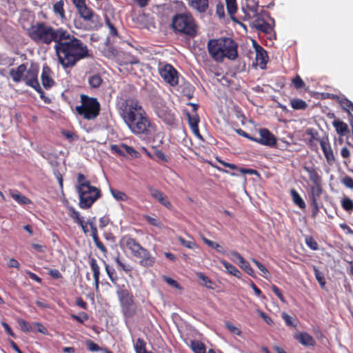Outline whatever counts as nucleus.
Segmentation results:
<instances>
[{
	"instance_id": "obj_38",
	"label": "nucleus",
	"mask_w": 353,
	"mask_h": 353,
	"mask_svg": "<svg viewBox=\"0 0 353 353\" xmlns=\"http://www.w3.org/2000/svg\"><path fill=\"white\" fill-rule=\"evenodd\" d=\"M290 103L291 106L295 110H304L307 107V103L302 99H293Z\"/></svg>"
},
{
	"instance_id": "obj_20",
	"label": "nucleus",
	"mask_w": 353,
	"mask_h": 353,
	"mask_svg": "<svg viewBox=\"0 0 353 353\" xmlns=\"http://www.w3.org/2000/svg\"><path fill=\"white\" fill-rule=\"evenodd\" d=\"M51 71L50 68L44 65L43 66L42 73H41V81L43 87L46 89L51 88L54 84V81L51 77Z\"/></svg>"
},
{
	"instance_id": "obj_21",
	"label": "nucleus",
	"mask_w": 353,
	"mask_h": 353,
	"mask_svg": "<svg viewBox=\"0 0 353 353\" xmlns=\"http://www.w3.org/2000/svg\"><path fill=\"white\" fill-rule=\"evenodd\" d=\"M256 62L261 69L265 67L267 63V53L265 50L259 46H256Z\"/></svg>"
},
{
	"instance_id": "obj_14",
	"label": "nucleus",
	"mask_w": 353,
	"mask_h": 353,
	"mask_svg": "<svg viewBox=\"0 0 353 353\" xmlns=\"http://www.w3.org/2000/svg\"><path fill=\"white\" fill-rule=\"evenodd\" d=\"M319 143H320L321 148L323 150V152L324 154V156L326 159L327 163L330 165H332L334 163L336 159L334 155L331 145L329 143L328 139L327 138L322 139L319 140Z\"/></svg>"
},
{
	"instance_id": "obj_35",
	"label": "nucleus",
	"mask_w": 353,
	"mask_h": 353,
	"mask_svg": "<svg viewBox=\"0 0 353 353\" xmlns=\"http://www.w3.org/2000/svg\"><path fill=\"white\" fill-rule=\"evenodd\" d=\"M110 190L112 196L118 201H126L129 199V196L123 192L114 188H110Z\"/></svg>"
},
{
	"instance_id": "obj_17",
	"label": "nucleus",
	"mask_w": 353,
	"mask_h": 353,
	"mask_svg": "<svg viewBox=\"0 0 353 353\" xmlns=\"http://www.w3.org/2000/svg\"><path fill=\"white\" fill-rule=\"evenodd\" d=\"M150 194L152 198L158 201L161 205L167 208L168 209L172 208V204L169 201L168 198L164 193L159 190L154 188H149Z\"/></svg>"
},
{
	"instance_id": "obj_61",
	"label": "nucleus",
	"mask_w": 353,
	"mask_h": 353,
	"mask_svg": "<svg viewBox=\"0 0 353 353\" xmlns=\"http://www.w3.org/2000/svg\"><path fill=\"white\" fill-rule=\"evenodd\" d=\"M198 276L199 278L203 281L204 282V284L207 287V288H212V286H211V284H212V281H210V279L205 276L202 273H199L198 274Z\"/></svg>"
},
{
	"instance_id": "obj_30",
	"label": "nucleus",
	"mask_w": 353,
	"mask_h": 353,
	"mask_svg": "<svg viewBox=\"0 0 353 353\" xmlns=\"http://www.w3.org/2000/svg\"><path fill=\"white\" fill-rule=\"evenodd\" d=\"M333 125L336 129V131L341 136H343L348 131L347 125L340 120H334L333 121Z\"/></svg>"
},
{
	"instance_id": "obj_51",
	"label": "nucleus",
	"mask_w": 353,
	"mask_h": 353,
	"mask_svg": "<svg viewBox=\"0 0 353 353\" xmlns=\"http://www.w3.org/2000/svg\"><path fill=\"white\" fill-rule=\"evenodd\" d=\"M105 270L110 281L114 284H116L117 276L115 275V270L112 268H110L108 265H105Z\"/></svg>"
},
{
	"instance_id": "obj_55",
	"label": "nucleus",
	"mask_w": 353,
	"mask_h": 353,
	"mask_svg": "<svg viewBox=\"0 0 353 353\" xmlns=\"http://www.w3.org/2000/svg\"><path fill=\"white\" fill-rule=\"evenodd\" d=\"M292 83L296 89H301L305 86V83L299 75L292 79Z\"/></svg>"
},
{
	"instance_id": "obj_36",
	"label": "nucleus",
	"mask_w": 353,
	"mask_h": 353,
	"mask_svg": "<svg viewBox=\"0 0 353 353\" xmlns=\"http://www.w3.org/2000/svg\"><path fill=\"white\" fill-rule=\"evenodd\" d=\"M202 240L206 245L214 249L217 252L224 253L225 251L223 248L216 242L209 240L205 237H202Z\"/></svg>"
},
{
	"instance_id": "obj_23",
	"label": "nucleus",
	"mask_w": 353,
	"mask_h": 353,
	"mask_svg": "<svg viewBox=\"0 0 353 353\" xmlns=\"http://www.w3.org/2000/svg\"><path fill=\"white\" fill-rule=\"evenodd\" d=\"M295 339L303 345L312 346L315 343L314 339L307 332H300L296 334Z\"/></svg>"
},
{
	"instance_id": "obj_22",
	"label": "nucleus",
	"mask_w": 353,
	"mask_h": 353,
	"mask_svg": "<svg viewBox=\"0 0 353 353\" xmlns=\"http://www.w3.org/2000/svg\"><path fill=\"white\" fill-rule=\"evenodd\" d=\"M310 198L312 200V204L314 207L317 208V199L320 197L322 194V188L321 183H314L310 188Z\"/></svg>"
},
{
	"instance_id": "obj_50",
	"label": "nucleus",
	"mask_w": 353,
	"mask_h": 353,
	"mask_svg": "<svg viewBox=\"0 0 353 353\" xmlns=\"http://www.w3.org/2000/svg\"><path fill=\"white\" fill-rule=\"evenodd\" d=\"M110 150L112 153L117 154L120 156H124L123 148L122 144L116 145L113 144L110 145Z\"/></svg>"
},
{
	"instance_id": "obj_59",
	"label": "nucleus",
	"mask_w": 353,
	"mask_h": 353,
	"mask_svg": "<svg viewBox=\"0 0 353 353\" xmlns=\"http://www.w3.org/2000/svg\"><path fill=\"white\" fill-rule=\"evenodd\" d=\"M281 316L287 325L294 327L295 326V325L293 323L292 317L291 316L288 315L285 312H282Z\"/></svg>"
},
{
	"instance_id": "obj_53",
	"label": "nucleus",
	"mask_w": 353,
	"mask_h": 353,
	"mask_svg": "<svg viewBox=\"0 0 353 353\" xmlns=\"http://www.w3.org/2000/svg\"><path fill=\"white\" fill-rule=\"evenodd\" d=\"M71 318L81 323H83L88 319V316L85 312H81L79 315L72 314Z\"/></svg>"
},
{
	"instance_id": "obj_5",
	"label": "nucleus",
	"mask_w": 353,
	"mask_h": 353,
	"mask_svg": "<svg viewBox=\"0 0 353 353\" xmlns=\"http://www.w3.org/2000/svg\"><path fill=\"white\" fill-rule=\"evenodd\" d=\"M121 243L126 247L132 254L139 259V263L144 268L153 266L156 259L150 252L142 247L134 239L125 236L121 239Z\"/></svg>"
},
{
	"instance_id": "obj_19",
	"label": "nucleus",
	"mask_w": 353,
	"mask_h": 353,
	"mask_svg": "<svg viewBox=\"0 0 353 353\" xmlns=\"http://www.w3.org/2000/svg\"><path fill=\"white\" fill-rule=\"evenodd\" d=\"M26 72V65L21 64L17 68H12L10 70L9 74L14 82L19 83L23 80V75Z\"/></svg>"
},
{
	"instance_id": "obj_54",
	"label": "nucleus",
	"mask_w": 353,
	"mask_h": 353,
	"mask_svg": "<svg viewBox=\"0 0 353 353\" xmlns=\"http://www.w3.org/2000/svg\"><path fill=\"white\" fill-rule=\"evenodd\" d=\"M85 345L87 348L91 352H98L100 350L99 346L91 340H87Z\"/></svg>"
},
{
	"instance_id": "obj_8",
	"label": "nucleus",
	"mask_w": 353,
	"mask_h": 353,
	"mask_svg": "<svg viewBox=\"0 0 353 353\" xmlns=\"http://www.w3.org/2000/svg\"><path fill=\"white\" fill-rule=\"evenodd\" d=\"M158 70L161 77L171 86H175L179 83V73L172 65L159 63Z\"/></svg>"
},
{
	"instance_id": "obj_46",
	"label": "nucleus",
	"mask_w": 353,
	"mask_h": 353,
	"mask_svg": "<svg viewBox=\"0 0 353 353\" xmlns=\"http://www.w3.org/2000/svg\"><path fill=\"white\" fill-rule=\"evenodd\" d=\"M339 103L343 108L350 112L353 108V103L346 98H342L339 100Z\"/></svg>"
},
{
	"instance_id": "obj_18",
	"label": "nucleus",
	"mask_w": 353,
	"mask_h": 353,
	"mask_svg": "<svg viewBox=\"0 0 353 353\" xmlns=\"http://www.w3.org/2000/svg\"><path fill=\"white\" fill-rule=\"evenodd\" d=\"M186 116L188 120V123L190 127V129L192 130L193 134L198 137L200 139H202V136L201 135L199 130V117L196 113H194L192 114H190V113L187 112Z\"/></svg>"
},
{
	"instance_id": "obj_15",
	"label": "nucleus",
	"mask_w": 353,
	"mask_h": 353,
	"mask_svg": "<svg viewBox=\"0 0 353 353\" xmlns=\"http://www.w3.org/2000/svg\"><path fill=\"white\" fill-rule=\"evenodd\" d=\"M258 5L254 0H248L246 6H243L241 10L244 15L243 17V20H251L253 19L257 14Z\"/></svg>"
},
{
	"instance_id": "obj_11",
	"label": "nucleus",
	"mask_w": 353,
	"mask_h": 353,
	"mask_svg": "<svg viewBox=\"0 0 353 353\" xmlns=\"http://www.w3.org/2000/svg\"><path fill=\"white\" fill-rule=\"evenodd\" d=\"M39 67L37 65H31L27 69L23 75V80L26 84L28 86L33 88L38 92H41V88L38 81Z\"/></svg>"
},
{
	"instance_id": "obj_26",
	"label": "nucleus",
	"mask_w": 353,
	"mask_h": 353,
	"mask_svg": "<svg viewBox=\"0 0 353 353\" xmlns=\"http://www.w3.org/2000/svg\"><path fill=\"white\" fill-rule=\"evenodd\" d=\"M63 6L64 1L63 0L59 1L53 5V12L54 15L59 18L62 21L65 19V12Z\"/></svg>"
},
{
	"instance_id": "obj_44",
	"label": "nucleus",
	"mask_w": 353,
	"mask_h": 353,
	"mask_svg": "<svg viewBox=\"0 0 353 353\" xmlns=\"http://www.w3.org/2000/svg\"><path fill=\"white\" fill-rule=\"evenodd\" d=\"M122 147L123 148L124 154L125 153H128L132 157H139V152L137 150H135L132 147L128 146L125 144H122Z\"/></svg>"
},
{
	"instance_id": "obj_45",
	"label": "nucleus",
	"mask_w": 353,
	"mask_h": 353,
	"mask_svg": "<svg viewBox=\"0 0 353 353\" xmlns=\"http://www.w3.org/2000/svg\"><path fill=\"white\" fill-rule=\"evenodd\" d=\"M314 274L321 287L322 288H324L325 286V281L323 274L319 270H318L316 268H314Z\"/></svg>"
},
{
	"instance_id": "obj_27",
	"label": "nucleus",
	"mask_w": 353,
	"mask_h": 353,
	"mask_svg": "<svg viewBox=\"0 0 353 353\" xmlns=\"http://www.w3.org/2000/svg\"><path fill=\"white\" fill-rule=\"evenodd\" d=\"M89 263L91 268V270L93 272V276L94 279V283L96 288H98L99 283V276H100V268L97 264V260L94 258L90 259Z\"/></svg>"
},
{
	"instance_id": "obj_2",
	"label": "nucleus",
	"mask_w": 353,
	"mask_h": 353,
	"mask_svg": "<svg viewBox=\"0 0 353 353\" xmlns=\"http://www.w3.org/2000/svg\"><path fill=\"white\" fill-rule=\"evenodd\" d=\"M117 107L132 133L148 141L153 138L157 132V126L139 101L133 98L121 99Z\"/></svg>"
},
{
	"instance_id": "obj_12",
	"label": "nucleus",
	"mask_w": 353,
	"mask_h": 353,
	"mask_svg": "<svg viewBox=\"0 0 353 353\" xmlns=\"http://www.w3.org/2000/svg\"><path fill=\"white\" fill-rule=\"evenodd\" d=\"M254 19L252 21V26L263 32L269 33L272 31V27L271 24L267 21V19L272 20L269 14L265 11H262L257 14Z\"/></svg>"
},
{
	"instance_id": "obj_16",
	"label": "nucleus",
	"mask_w": 353,
	"mask_h": 353,
	"mask_svg": "<svg viewBox=\"0 0 353 353\" xmlns=\"http://www.w3.org/2000/svg\"><path fill=\"white\" fill-rule=\"evenodd\" d=\"M80 16L85 20L92 19V11L86 6L85 0H72Z\"/></svg>"
},
{
	"instance_id": "obj_52",
	"label": "nucleus",
	"mask_w": 353,
	"mask_h": 353,
	"mask_svg": "<svg viewBox=\"0 0 353 353\" xmlns=\"http://www.w3.org/2000/svg\"><path fill=\"white\" fill-rule=\"evenodd\" d=\"M305 243L312 250H318V244L312 237L307 236L305 238Z\"/></svg>"
},
{
	"instance_id": "obj_9",
	"label": "nucleus",
	"mask_w": 353,
	"mask_h": 353,
	"mask_svg": "<svg viewBox=\"0 0 353 353\" xmlns=\"http://www.w3.org/2000/svg\"><path fill=\"white\" fill-rule=\"evenodd\" d=\"M153 107L156 114L165 123L172 125L174 123V114L165 106L162 99H159L154 102Z\"/></svg>"
},
{
	"instance_id": "obj_39",
	"label": "nucleus",
	"mask_w": 353,
	"mask_h": 353,
	"mask_svg": "<svg viewBox=\"0 0 353 353\" xmlns=\"http://www.w3.org/2000/svg\"><path fill=\"white\" fill-rule=\"evenodd\" d=\"M225 2L228 14L232 16L237 10L236 0H225Z\"/></svg>"
},
{
	"instance_id": "obj_3",
	"label": "nucleus",
	"mask_w": 353,
	"mask_h": 353,
	"mask_svg": "<svg viewBox=\"0 0 353 353\" xmlns=\"http://www.w3.org/2000/svg\"><path fill=\"white\" fill-rule=\"evenodd\" d=\"M237 44L229 37L210 39L207 48L210 57L217 62H222L225 58L234 60L238 56Z\"/></svg>"
},
{
	"instance_id": "obj_10",
	"label": "nucleus",
	"mask_w": 353,
	"mask_h": 353,
	"mask_svg": "<svg viewBox=\"0 0 353 353\" xmlns=\"http://www.w3.org/2000/svg\"><path fill=\"white\" fill-rule=\"evenodd\" d=\"M117 294L119 299L122 305L123 310L125 314L132 316L134 313V309L132 308V296L130 295L128 290L124 286L117 285Z\"/></svg>"
},
{
	"instance_id": "obj_37",
	"label": "nucleus",
	"mask_w": 353,
	"mask_h": 353,
	"mask_svg": "<svg viewBox=\"0 0 353 353\" xmlns=\"http://www.w3.org/2000/svg\"><path fill=\"white\" fill-rule=\"evenodd\" d=\"M229 258L235 263L239 265H241L245 261L243 257L236 251H231L228 254Z\"/></svg>"
},
{
	"instance_id": "obj_29",
	"label": "nucleus",
	"mask_w": 353,
	"mask_h": 353,
	"mask_svg": "<svg viewBox=\"0 0 353 353\" xmlns=\"http://www.w3.org/2000/svg\"><path fill=\"white\" fill-rule=\"evenodd\" d=\"M221 263L224 266L228 274H232L237 278H241V273L234 265L225 260H221Z\"/></svg>"
},
{
	"instance_id": "obj_25",
	"label": "nucleus",
	"mask_w": 353,
	"mask_h": 353,
	"mask_svg": "<svg viewBox=\"0 0 353 353\" xmlns=\"http://www.w3.org/2000/svg\"><path fill=\"white\" fill-rule=\"evenodd\" d=\"M189 5L199 12H204L208 8V0H192Z\"/></svg>"
},
{
	"instance_id": "obj_32",
	"label": "nucleus",
	"mask_w": 353,
	"mask_h": 353,
	"mask_svg": "<svg viewBox=\"0 0 353 353\" xmlns=\"http://www.w3.org/2000/svg\"><path fill=\"white\" fill-rule=\"evenodd\" d=\"M68 214L72 219L75 223H81L84 221L83 217L80 215V213L77 211L73 207L68 208Z\"/></svg>"
},
{
	"instance_id": "obj_49",
	"label": "nucleus",
	"mask_w": 353,
	"mask_h": 353,
	"mask_svg": "<svg viewBox=\"0 0 353 353\" xmlns=\"http://www.w3.org/2000/svg\"><path fill=\"white\" fill-rule=\"evenodd\" d=\"M18 325H19L21 330L28 332L32 330L30 325L26 321L19 319L17 320Z\"/></svg>"
},
{
	"instance_id": "obj_62",
	"label": "nucleus",
	"mask_w": 353,
	"mask_h": 353,
	"mask_svg": "<svg viewBox=\"0 0 353 353\" xmlns=\"http://www.w3.org/2000/svg\"><path fill=\"white\" fill-rule=\"evenodd\" d=\"M89 225L91 228V236L93 239V241H97V240L99 239L97 229L96 226L92 222H90Z\"/></svg>"
},
{
	"instance_id": "obj_13",
	"label": "nucleus",
	"mask_w": 353,
	"mask_h": 353,
	"mask_svg": "<svg viewBox=\"0 0 353 353\" xmlns=\"http://www.w3.org/2000/svg\"><path fill=\"white\" fill-rule=\"evenodd\" d=\"M260 138H254L253 141L263 145L273 147L276 143V139L270 131L266 128H261L259 131Z\"/></svg>"
},
{
	"instance_id": "obj_6",
	"label": "nucleus",
	"mask_w": 353,
	"mask_h": 353,
	"mask_svg": "<svg viewBox=\"0 0 353 353\" xmlns=\"http://www.w3.org/2000/svg\"><path fill=\"white\" fill-rule=\"evenodd\" d=\"M81 105L76 107L77 114L87 120L95 119L100 112V104L96 98L81 95Z\"/></svg>"
},
{
	"instance_id": "obj_24",
	"label": "nucleus",
	"mask_w": 353,
	"mask_h": 353,
	"mask_svg": "<svg viewBox=\"0 0 353 353\" xmlns=\"http://www.w3.org/2000/svg\"><path fill=\"white\" fill-rule=\"evenodd\" d=\"M9 194L15 201H17L20 205H27L31 203V201L28 197L21 194L17 190H10Z\"/></svg>"
},
{
	"instance_id": "obj_33",
	"label": "nucleus",
	"mask_w": 353,
	"mask_h": 353,
	"mask_svg": "<svg viewBox=\"0 0 353 353\" xmlns=\"http://www.w3.org/2000/svg\"><path fill=\"white\" fill-rule=\"evenodd\" d=\"M290 194L293 202L298 205L301 209L305 208V203L302 199L299 194L295 190H291Z\"/></svg>"
},
{
	"instance_id": "obj_7",
	"label": "nucleus",
	"mask_w": 353,
	"mask_h": 353,
	"mask_svg": "<svg viewBox=\"0 0 353 353\" xmlns=\"http://www.w3.org/2000/svg\"><path fill=\"white\" fill-rule=\"evenodd\" d=\"M172 28L175 31L191 37L196 33L195 21L192 15L188 13L176 14L172 20Z\"/></svg>"
},
{
	"instance_id": "obj_43",
	"label": "nucleus",
	"mask_w": 353,
	"mask_h": 353,
	"mask_svg": "<svg viewBox=\"0 0 353 353\" xmlns=\"http://www.w3.org/2000/svg\"><path fill=\"white\" fill-rule=\"evenodd\" d=\"M179 241L185 247L189 249H194L197 248V245L196 243L192 241H187L181 236L178 237Z\"/></svg>"
},
{
	"instance_id": "obj_60",
	"label": "nucleus",
	"mask_w": 353,
	"mask_h": 353,
	"mask_svg": "<svg viewBox=\"0 0 353 353\" xmlns=\"http://www.w3.org/2000/svg\"><path fill=\"white\" fill-rule=\"evenodd\" d=\"M163 280L168 284H169L170 285L172 286L173 288H176V289H179L180 288V285L178 283V282L174 280L173 279L170 278V277H167V276H164L163 277Z\"/></svg>"
},
{
	"instance_id": "obj_58",
	"label": "nucleus",
	"mask_w": 353,
	"mask_h": 353,
	"mask_svg": "<svg viewBox=\"0 0 353 353\" xmlns=\"http://www.w3.org/2000/svg\"><path fill=\"white\" fill-rule=\"evenodd\" d=\"M341 183L347 188L353 189V179L350 176H345V177H343L341 179Z\"/></svg>"
},
{
	"instance_id": "obj_64",
	"label": "nucleus",
	"mask_w": 353,
	"mask_h": 353,
	"mask_svg": "<svg viewBox=\"0 0 353 353\" xmlns=\"http://www.w3.org/2000/svg\"><path fill=\"white\" fill-rule=\"evenodd\" d=\"M259 314L260 316L264 320V321L266 323H268V325H272L273 321L265 312H263L262 311H259Z\"/></svg>"
},
{
	"instance_id": "obj_1",
	"label": "nucleus",
	"mask_w": 353,
	"mask_h": 353,
	"mask_svg": "<svg viewBox=\"0 0 353 353\" xmlns=\"http://www.w3.org/2000/svg\"><path fill=\"white\" fill-rule=\"evenodd\" d=\"M28 31L37 43L49 45L54 42L58 60L65 68H72L79 61L90 57L88 46L62 28H54L44 22H38Z\"/></svg>"
},
{
	"instance_id": "obj_28",
	"label": "nucleus",
	"mask_w": 353,
	"mask_h": 353,
	"mask_svg": "<svg viewBox=\"0 0 353 353\" xmlns=\"http://www.w3.org/2000/svg\"><path fill=\"white\" fill-rule=\"evenodd\" d=\"M305 170L307 172L311 181L314 183H321V177L314 168L305 167Z\"/></svg>"
},
{
	"instance_id": "obj_41",
	"label": "nucleus",
	"mask_w": 353,
	"mask_h": 353,
	"mask_svg": "<svg viewBox=\"0 0 353 353\" xmlns=\"http://www.w3.org/2000/svg\"><path fill=\"white\" fill-rule=\"evenodd\" d=\"M252 261L256 265V266L259 269L261 272V276L264 278H268L270 275V273L267 268L259 261L254 259H252Z\"/></svg>"
},
{
	"instance_id": "obj_40",
	"label": "nucleus",
	"mask_w": 353,
	"mask_h": 353,
	"mask_svg": "<svg viewBox=\"0 0 353 353\" xmlns=\"http://www.w3.org/2000/svg\"><path fill=\"white\" fill-rule=\"evenodd\" d=\"M342 208L348 212H352L353 210V201L350 198L345 197L341 201Z\"/></svg>"
},
{
	"instance_id": "obj_42",
	"label": "nucleus",
	"mask_w": 353,
	"mask_h": 353,
	"mask_svg": "<svg viewBox=\"0 0 353 353\" xmlns=\"http://www.w3.org/2000/svg\"><path fill=\"white\" fill-rule=\"evenodd\" d=\"M115 261H116L118 267L119 268H121V270H123V271H125L126 272H129L132 271V267L130 265H128V264H125L120 259V257L119 256L115 258Z\"/></svg>"
},
{
	"instance_id": "obj_34",
	"label": "nucleus",
	"mask_w": 353,
	"mask_h": 353,
	"mask_svg": "<svg viewBox=\"0 0 353 353\" xmlns=\"http://www.w3.org/2000/svg\"><path fill=\"white\" fill-rule=\"evenodd\" d=\"M103 80L99 74H94L92 75H90L88 78V83L92 88H99Z\"/></svg>"
},
{
	"instance_id": "obj_31",
	"label": "nucleus",
	"mask_w": 353,
	"mask_h": 353,
	"mask_svg": "<svg viewBox=\"0 0 353 353\" xmlns=\"http://www.w3.org/2000/svg\"><path fill=\"white\" fill-rule=\"evenodd\" d=\"M190 347L194 353H206L205 345L199 341H192Z\"/></svg>"
},
{
	"instance_id": "obj_56",
	"label": "nucleus",
	"mask_w": 353,
	"mask_h": 353,
	"mask_svg": "<svg viewBox=\"0 0 353 353\" xmlns=\"http://www.w3.org/2000/svg\"><path fill=\"white\" fill-rule=\"evenodd\" d=\"M240 268H242L249 275L254 276V270L246 261L240 265Z\"/></svg>"
},
{
	"instance_id": "obj_63",
	"label": "nucleus",
	"mask_w": 353,
	"mask_h": 353,
	"mask_svg": "<svg viewBox=\"0 0 353 353\" xmlns=\"http://www.w3.org/2000/svg\"><path fill=\"white\" fill-rule=\"evenodd\" d=\"M271 289L282 302L284 303L285 301L281 290L276 285H273Z\"/></svg>"
},
{
	"instance_id": "obj_48",
	"label": "nucleus",
	"mask_w": 353,
	"mask_h": 353,
	"mask_svg": "<svg viewBox=\"0 0 353 353\" xmlns=\"http://www.w3.org/2000/svg\"><path fill=\"white\" fill-rule=\"evenodd\" d=\"M225 327L228 328V330L232 332L234 334L240 336L241 334V330L240 328L236 327L234 325H233L230 322H225Z\"/></svg>"
},
{
	"instance_id": "obj_47",
	"label": "nucleus",
	"mask_w": 353,
	"mask_h": 353,
	"mask_svg": "<svg viewBox=\"0 0 353 353\" xmlns=\"http://www.w3.org/2000/svg\"><path fill=\"white\" fill-rule=\"evenodd\" d=\"M145 219L150 225H154L157 228H161L163 227L162 223L156 218L146 215L145 216Z\"/></svg>"
},
{
	"instance_id": "obj_57",
	"label": "nucleus",
	"mask_w": 353,
	"mask_h": 353,
	"mask_svg": "<svg viewBox=\"0 0 353 353\" xmlns=\"http://www.w3.org/2000/svg\"><path fill=\"white\" fill-rule=\"evenodd\" d=\"M105 25L108 26L109 29V33L112 37L117 36V30L114 26L110 22L109 19H106Z\"/></svg>"
},
{
	"instance_id": "obj_4",
	"label": "nucleus",
	"mask_w": 353,
	"mask_h": 353,
	"mask_svg": "<svg viewBox=\"0 0 353 353\" xmlns=\"http://www.w3.org/2000/svg\"><path fill=\"white\" fill-rule=\"evenodd\" d=\"M75 188L79 194V205L82 209L90 208L101 196L99 189L92 185L90 182L81 173L77 175V184L75 185Z\"/></svg>"
}]
</instances>
